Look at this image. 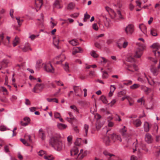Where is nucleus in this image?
Returning a JSON list of instances; mask_svg holds the SVG:
<instances>
[{
  "label": "nucleus",
  "instance_id": "nucleus-1",
  "mask_svg": "<svg viewBox=\"0 0 160 160\" xmlns=\"http://www.w3.org/2000/svg\"><path fill=\"white\" fill-rule=\"evenodd\" d=\"M58 137L57 135H53L51 137L49 142L55 149L60 151L62 148L63 144L62 142L59 140Z\"/></svg>",
  "mask_w": 160,
  "mask_h": 160
},
{
  "label": "nucleus",
  "instance_id": "nucleus-2",
  "mask_svg": "<svg viewBox=\"0 0 160 160\" xmlns=\"http://www.w3.org/2000/svg\"><path fill=\"white\" fill-rule=\"evenodd\" d=\"M97 111H90L91 112L94 114V118L97 120L95 124L96 128L99 130L104 124L106 119L101 118V116L98 113H95Z\"/></svg>",
  "mask_w": 160,
  "mask_h": 160
},
{
  "label": "nucleus",
  "instance_id": "nucleus-3",
  "mask_svg": "<svg viewBox=\"0 0 160 160\" xmlns=\"http://www.w3.org/2000/svg\"><path fill=\"white\" fill-rule=\"evenodd\" d=\"M138 47L137 48L135 53L134 55V57L136 58H139L141 57L143 53V51L145 48V46L143 44L139 43L138 44Z\"/></svg>",
  "mask_w": 160,
  "mask_h": 160
},
{
  "label": "nucleus",
  "instance_id": "nucleus-4",
  "mask_svg": "<svg viewBox=\"0 0 160 160\" xmlns=\"http://www.w3.org/2000/svg\"><path fill=\"white\" fill-rule=\"evenodd\" d=\"M44 87L43 84L37 83L35 85L32 91L35 93H38L42 91Z\"/></svg>",
  "mask_w": 160,
  "mask_h": 160
},
{
  "label": "nucleus",
  "instance_id": "nucleus-5",
  "mask_svg": "<svg viewBox=\"0 0 160 160\" xmlns=\"http://www.w3.org/2000/svg\"><path fill=\"white\" fill-rule=\"evenodd\" d=\"M44 68L45 70L48 72L53 73L54 72V69L50 63H48L45 64L44 67Z\"/></svg>",
  "mask_w": 160,
  "mask_h": 160
},
{
  "label": "nucleus",
  "instance_id": "nucleus-6",
  "mask_svg": "<svg viewBox=\"0 0 160 160\" xmlns=\"http://www.w3.org/2000/svg\"><path fill=\"white\" fill-rule=\"evenodd\" d=\"M134 26L132 24H129L125 28V31L127 34L131 35L134 30Z\"/></svg>",
  "mask_w": 160,
  "mask_h": 160
},
{
  "label": "nucleus",
  "instance_id": "nucleus-7",
  "mask_svg": "<svg viewBox=\"0 0 160 160\" xmlns=\"http://www.w3.org/2000/svg\"><path fill=\"white\" fill-rule=\"evenodd\" d=\"M23 120L25 122H23L22 121H20V124L22 126L26 127L30 124L31 119L29 117H25L23 118Z\"/></svg>",
  "mask_w": 160,
  "mask_h": 160
},
{
  "label": "nucleus",
  "instance_id": "nucleus-8",
  "mask_svg": "<svg viewBox=\"0 0 160 160\" xmlns=\"http://www.w3.org/2000/svg\"><path fill=\"white\" fill-rule=\"evenodd\" d=\"M111 136L112 140L114 142L118 141L120 142L122 141V139L119 135H117L115 133H113L111 134Z\"/></svg>",
  "mask_w": 160,
  "mask_h": 160
},
{
  "label": "nucleus",
  "instance_id": "nucleus-9",
  "mask_svg": "<svg viewBox=\"0 0 160 160\" xmlns=\"http://www.w3.org/2000/svg\"><path fill=\"white\" fill-rule=\"evenodd\" d=\"M145 141L148 143H151L153 140L152 136L148 133L145 135Z\"/></svg>",
  "mask_w": 160,
  "mask_h": 160
},
{
  "label": "nucleus",
  "instance_id": "nucleus-10",
  "mask_svg": "<svg viewBox=\"0 0 160 160\" xmlns=\"http://www.w3.org/2000/svg\"><path fill=\"white\" fill-rule=\"evenodd\" d=\"M151 124L147 122H145L144 124V131L146 132H148L149 131L151 127Z\"/></svg>",
  "mask_w": 160,
  "mask_h": 160
},
{
  "label": "nucleus",
  "instance_id": "nucleus-11",
  "mask_svg": "<svg viewBox=\"0 0 160 160\" xmlns=\"http://www.w3.org/2000/svg\"><path fill=\"white\" fill-rule=\"evenodd\" d=\"M83 52V50L80 47H77L74 48L73 49L72 54L75 55L78 53H81Z\"/></svg>",
  "mask_w": 160,
  "mask_h": 160
},
{
  "label": "nucleus",
  "instance_id": "nucleus-12",
  "mask_svg": "<svg viewBox=\"0 0 160 160\" xmlns=\"http://www.w3.org/2000/svg\"><path fill=\"white\" fill-rule=\"evenodd\" d=\"M103 141L107 146L110 145L111 143V141L109 137L108 136H105L103 138Z\"/></svg>",
  "mask_w": 160,
  "mask_h": 160
},
{
  "label": "nucleus",
  "instance_id": "nucleus-13",
  "mask_svg": "<svg viewBox=\"0 0 160 160\" xmlns=\"http://www.w3.org/2000/svg\"><path fill=\"white\" fill-rule=\"evenodd\" d=\"M78 150L76 147H74L71 150V156H76L78 155Z\"/></svg>",
  "mask_w": 160,
  "mask_h": 160
},
{
  "label": "nucleus",
  "instance_id": "nucleus-14",
  "mask_svg": "<svg viewBox=\"0 0 160 160\" xmlns=\"http://www.w3.org/2000/svg\"><path fill=\"white\" fill-rule=\"evenodd\" d=\"M78 150L76 147H74L71 150V156H76L78 155Z\"/></svg>",
  "mask_w": 160,
  "mask_h": 160
},
{
  "label": "nucleus",
  "instance_id": "nucleus-15",
  "mask_svg": "<svg viewBox=\"0 0 160 160\" xmlns=\"http://www.w3.org/2000/svg\"><path fill=\"white\" fill-rule=\"evenodd\" d=\"M89 128V126L87 124H85L84 125V127L83 128V132H85V133H83V135L84 136L86 137L87 136Z\"/></svg>",
  "mask_w": 160,
  "mask_h": 160
},
{
  "label": "nucleus",
  "instance_id": "nucleus-16",
  "mask_svg": "<svg viewBox=\"0 0 160 160\" xmlns=\"http://www.w3.org/2000/svg\"><path fill=\"white\" fill-rule=\"evenodd\" d=\"M35 2L37 8L39 9L43 4L42 0H35Z\"/></svg>",
  "mask_w": 160,
  "mask_h": 160
},
{
  "label": "nucleus",
  "instance_id": "nucleus-17",
  "mask_svg": "<svg viewBox=\"0 0 160 160\" xmlns=\"http://www.w3.org/2000/svg\"><path fill=\"white\" fill-rule=\"evenodd\" d=\"M150 70L151 72L153 73L154 75H157L158 74V70L153 65H151V66Z\"/></svg>",
  "mask_w": 160,
  "mask_h": 160
},
{
  "label": "nucleus",
  "instance_id": "nucleus-18",
  "mask_svg": "<svg viewBox=\"0 0 160 160\" xmlns=\"http://www.w3.org/2000/svg\"><path fill=\"white\" fill-rule=\"evenodd\" d=\"M127 130L125 126H123V128L120 129L119 132L122 134V135L125 137L126 135Z\"/></svg>",
  "mask_w": 160,
  "mask_h": 160
},
{
  "label": "nucleus",
  "instance_id": "nucleus-19",
  "mask_svg": "<svg viewBox=\"0 0 160 160\" xmlns=\"http://www.w3.org/2000/svg\"><path fill=\"white\" fill-rule=\"evenodd\" d=\"M21 49L22 51L24 52H26L28 51L29 49L30 50H32V49L30 47L29 45L28 44H25L23 48H22Z\"/></svg>",
  "mask_w": 160,
  "mask_h": 160
},
{
  "label": "nucleus",
  "instance_id": "nucleus-20",
  "mask_svg": "<svg viewBox=\"0 0 160 160\" xmlns=\"http://www.w3.org/2000/svg\"><path fill=\"white\" fill-rule=\"evenodd\" d=\"M125 38H120L117 42V46L120 49L121 48V45L123 42L124 41Z\"/></svg>",
  "mask_w": 160,
  "mask_h": 160
},
{
  "label": "nucleus",
  "instance_id": "nucleus-21",
  "mask_svg": "<svg viewBox=\"0 0 160 160\" xmlns=\"http://www.w3.org/2000/svg\"><path fill=\"white\" fill-rule=\"evenodd\" d=\"M139 28L140 29L141 31L145 34L146 32V29L147 28L146 26L143 24H141L139 26Z\"/></svg>",
  "mask_w": 160,
  "mask_h": 160
},
{
  "label": "nucleus",
  "instance_id": "nucleus-22",
  "mask_svg": "<svg viewBox=\"0 0 160 160\" xmlns=\"http://www.w3.org/2000/svg\"><path fill=\"white\" fill-rule=\"evenodd\" d=\"M53 44L56 48H58V45L59 42V39L55 37H53Z\"/></svg>",
  "mask_w": 160,
  "mask_h": 160
},
{
  "label": "nucleus",
  "instance_id": "nucleus-23",
  "mask_svg": "<svg viewBox=\"0 0 160 160\" xmlns=\"http://www.w3.org/2000/svg\"><path fill=\"white\" fill-rule=\"evenodd\" d=\"M141 89L143 90L147 94H148L150 92V91H151V89L150 88L143 86H142Z\"/></svg>",
  "mask_w": 160,
  "mask_h": 160
},
{
  "label": "nucleus",
  "instance_id": "nucleus-24",
  "mask_svg": "<svg viewBox=\"0 0 160 160\" xmlns=\"http://www.w3.org/2000/svg\"><path fill=\"white\" fill-rule=\"evenodd\" d=\"M58 128L61 130L65 129L67 127V125L66 124L58 123L57 125Z\"/></svg>",
  "mask_w": 160,
  "mask_h": 160
},
{
  "label": "nucleus",
  "instance_id": "nucleus-25",
  "mask_svg": "<svg viewBox=\"0 0 160 160\" xmlns=\"http://www.w3.org/2000/svg\"><path fill=\"white\" fill-rule=\"evenodd\" d=\"M10 62L9 61L8 59H4L2 61L0 62V64H2V66L4 64L5 65V68H6L8 66V64Z\"/></svg>",
  "mask_w": 160,
  "mask_h": 160
},
{
  "label": "nucleus",
  "instance_id": "nucleus-26",
  "mask_svg": "<svg viewBox=\"0 0 160 160\" xmlns=\"http://www.w3.org/2000/svg\"><path fill=\"white\" fill-rule=\"evenodd\" d=\"M142 123L141 120L139 119H137L133 122L134 124L136 127L140 126Z\"/></svg>",
  "mask_w": 160,
  "mask_h": 160
},
{
  "label": "nucleus",
  "instance_id": "nucleus-27",
  "mask_svg": "<svg viewBox=\"0 0 160 160\" xmlns=\"http://www.w3.org/2000/svg\"><path fill=\"white\" fill-rule=\"evenodd\" d=\"M19 42V38L17 37H16L13 40V45L14 47H15L16 46L17 44H18Z\"/></svg>",
  "mask_w": 160,
  "mask_h": 160
},
{
  "label": "nucleus",
  "instance_id": "nucleus-28",
  "mask_svg": "<svg viewBox=\"0 0 160 160\" xmlns=\"http://www.w3.org/2000/svg\"><path fill=\"white\" fill-rule=\"evenodd\" d=\"M69 43L73 46H76L79 44V43L76 40L73 39L69 41Z\"/></svg>",
  "mask_w": 160,
  "mask_h": 160
},
{
  "label": "nucleus",
  "instance_id": "nucleus-29",
  "mask_svg": "<svg viewBox=\"0 0 160 160\" xmlns=\"http://www.w3.org/2000/svg\"><path fill=\"white\" fill-rule=\"evenodd\" d=\"M126 90H123L122 91H121L118 92V96L119 97H121L126 94Z\"/></svg>",
  "mask_w": 160,
  "mask_h": 160
},
{
  "label": "nucleus",
  "instance_id": "nucleus-30",
  "mask_svg": "<svg viewBox=\"0 0 160 160\" xmlns=\"http://www.w3.org/2000/svg\"><path fill=\"white\" fill-rule=\"evenodd\" d=\"M133 147H135V148H133V152H135L137 150V149H138V147L139 146V144L137 142V140H136V142H134L133 143Z\"/></svg>",
  "mask_w": 160,
  "mask_h": 160
},
{
  "label": "nucleus",
  "instance_id": "nucleus-31",
  "mask_svg": "<svg viewBox=\"0 0 160 160\" xmlns=\"http://www.w3.org/2000/svg\"><path fill=\"white\" fill-rule=\"evenodd\" d=\"M154 48L156 49H159L160 48V46L159 43H154L151 46Z\"/></svg>",
  "mask_w": 160,
  "mask_h": 160
},
{
  "label": "nucleus",
  "instance_id": "nucleus-32",
  "mask_svg": "<svg viewBox=\"0 0 160 160\" xmlns=\"http://www.w3.org/2000/svg\"><path fill=\"white\" fill-rule=\"evenodd\" d=\"M64 70L67 72H69V66L68 63L66 62L64 66L63 67Z\"/></svg>",
  "mask_w": 160,
  "mask_h": 160
},
{
  "label": "nucleus",
  "instance_id": "nucleus-33",
  "mask_svg": "<svg viewBox=\"0 0 160 160\" xmlns=\"http://www.w3.org/2000/svg\"><path fill=\"white\" fill-rule=\"evenodd\" d=\"M47 100L48 102H55L57 103H58V100L56 98H47Z\"/></svg>",
  "mask_w": 160,
  "mask_h": 160
},
{
  "label": "nucleus",
  "instance_id": "nucleus-34",
  "mask_svg": "<svg viewBox=\"0 0 160 160\" xmlns=\"http://www.w3.org/2000/svg\"><path fill=\"white\" fill-rule=\"evenodd\" d=\"M74 7V4L73 2L69 3L67 7L68 9L71 10L73 9Z\"/></svg>",
  "mask_w": 160,
  "mask_h": 160
},
{
  "label": "nucleus",
  "instance_id": "nucleus-35",
  "mask_svg": "<svg viewBox=\"0 0 160 160\" xmlns=\"http://www.w3.org/2000/svg\"><path fill=\"white\" fill-rule=\"evenodd\" d=\"M44 158L45 159L48 160H53L54 158V157L52 155H48V156H44Z\"/></svg>",
  "mask_w": 160,
  "mask_h": 160
},
{
  "label": "nucleus",
  "instance_id": "nucleus-36",
  "mask_svg": "<svg viewBox=\"0 0 160 160\" xmlns=\"http://www.w3.org/2000/svg\"><path fill=\"white\" fill-rule=\"evenodd\" d=\"M100 99L104 103H107L108 102L106 97L103 95L101 96Z\"/></svg>",
  "mask_w": 160,
  "mask_h": 160
},
{
  "label": "nucleus",
  "instance_id": "nucleus-37",
  "mask_svg": "<svg viewBox=\"0 0 160 160\" xmlns=\"http://www.w3.org/2000/svg\"><path fill=\"white\" fill-rule=\"evenodd\" d=\"M137 102L138 103H140L141 105L144 104V97H143L141 98L138 99Z\"/></svg>",
  "mask_w": 160,
  "mask_h": 160
},
{
  "label": "nucleus",
  "instance_id": "nucleus-38",
  "mask_svg": "<svg viewBox=\"0 0 160 160\" xmlns=\"http://www.w3.org/2000/svg\"><path fill=\"white\" fill-rule=\"evenodd\" d=\"M25 136L26 139H27V140L29 143L32 142V140L31 139V136L30 135H26Z\"/></svg>",
  "mask_w": 160,
  "mask_h": 160
},
{
  "label": "nucleus",
  "instance_id": "nucleus-39",
  "mask_svg": "<svg viewBox=\"0 0 160 160\" xmlns=\"http://www.w3.org/2000/svg\"><path fill=\"white\" fill-rule=\"evenodd\" d=\"M128 45V42L125 39L121 45V48H126Z\"/></svg>",
  "mask_w": 160,
  "mask_h": 160
},
{
  "label": "nucleus",
  "instance_id": "nucleus-40",
  "mask_svg": "<svg viewBox=\"0 0 160 160\" xmlns=\"http://www.w3.org/2000/svg\"><path fill=\"white\" fill-rule=\"evenodd\" d=\"M7 130H9V129L5 125H1L0 126V131H1L3 132Z\"/></svg>",
  "mask_w": 160,
  "mask_h": 160
},
{
  "label": "nucleus",
  "instance_id": "nucleus-41",
  "mask_svg": "<svg viewBox=\"0 0 160 160\" xmlns=\"http://www.w3.org/2000/svg\"><path fill=\"white\" fill-rule=\"evenodd\" d=\"M91 55L94 58H97L98 57V55L97 54L94 50H92L91 52Z\"/></svg>",
  "mask_w": 160,
  "mask_h": 160
},
{
  "label": "nucleus",
  "instance_id": "nucleus-42",
  "mask_svg": "<svg viewBox=\"0 0 160 160\" xmlns=\"http://www.w3.org/2000/svg\"><path fill=\"white\" fill-rule=\"evenodd\" d=\"M38 155L40 156L43 157L44 158V156L46 155L45 152L42 150H41L38 152Z\"/></svg>",
  "mask_w": 160,
  "mask_h": 160
},
{
  "label": "nucleus",
  "instance_id": "nucleus-43",
  "mask_svg": "<svg viewBox=\"0 0 160 160\" xmlns=\"http://www.w3.org/2000/svg\"><path fill=\"white\" fill-rule=\"evenodd\" d=\"M90 17V16L88 14L87 12L84 14V18L83 19V21L84 22L87 21V20L89 19Z\"/></svg>",
  "mask_w": 160,
  "mask_h": 160
},
{
  "label": "nucleus",
  "instance_id": "nucleus-44",
  "mask_svg": "<svg viewBox=\"0 0 160 160\" xmlns=\"http://www.w3.org/2000/svg\"><path fill=\"white\" fill-rule=\"evenodd\" d=\"M20 141L25 145L29 146L30 145L29 143L27 141H26L25 139H20Z\"/></svg>",
  "mask_w": 160,
  "mask_h": 160
},
{
  "label": "nucleus",
  "instance_id": "nucleus-45",
  "mask_svg": "<svg viewBox=\"0 0 160 160\" xmlns=\"http://www.w3.org/2000/svg\"><path fill=\"white\" fill-rule=\"evenodd\" d=\"M61 57L62 58H63V59L59 61H57L56 62V64H61L62 62L66 58V57L64 55H62L61 56Z\"/></svg>",
  "mask_w": 160,
  "mask_h": 160
},
{
  "label": "nucleus",
  "instance_id": "nucleus-46",
  "mask_svg": "<svg viewBox=\"0 0 160 160\" xmlns=\"http://www.w3.org/2000/svg\"><path fill=\"white\" fill-rule=\"evenodd\" d=\"M140 85L139 84H134L132 85L130 87V88L132 89H135L138 88L139 87Z\"/></svg>",
  "mask_w": 160,
  "mask_h": 160
},
{
  "label": "nucleus",
  "instance_id": "nucleus-47",
  "mask_svg": "<svg viewBox=\"0 0 160 160\" xmlns=\"http://www.w3.org/2000/svg\"><path fill=\"white\" fill-rule=\"evenodd\" d=\"M103 73L102 75V78L103 79H106L108 78V73L106 71L103 72Z\"/></svg>",
  "mask_w": 160,
  "mask_h": 160
},
{
  "label": "nucleus",
  "instance_id": "nucleus-48",
  "mask_svg": "<svg viewBox=\"0 0 160 160\" xmlns=\"http://www.w3.org/2000/svg\"><path fill=\"white\" fill-rule=\"evenodd\" d=\"M81 139L80 138H77L75 142V144L76 145L79 146L81 143Z\"/></svg>",
  "mask_w": 160,
  "mask_h": 160
},
{
  "label": "nucleus",
  "instance_id": "nucleus-49",
  "mask_svg": "<svg viewBox=\"0 0 160 160\" xmlns=\"http://www.w3.org/2000/svg\"><path fill=\"white\" fill-rule=\"evenodd\" d=\"M39 136L42 140H44L45 138V135L43 132H40Z\"/></svg>",
  "mask_w": 160,
  "mask_h": 160
},
{
  "label": "nucleus",
  "instance_id": "nucleus-50",
  "mask_svg": "<svg viewBox=\"0 0 160 160\" xmlns=\"http://www.w3.org/2000/svg\"><path fill=\"white\" fill-rule=\"evenodd\" d=\"M72 136L70 135L68 136L67 138V140L68 143H71L72 140Z\"/></svg>",
  "mask_w": 160,
  "mask_h": 160
},
{
  "label": "nucleus",
  "instance_id": "nucleus-51",
  "mask_svg": "<svg viewBox=\"0 0 160 160\" xmlns=\"http://www.w3.org/2000/svg\"><path fill=\"white\" fill-rule=\"evenodd\" d=\"M117 13L118 15H119V18L121 19H124V18L122 17L121 11L119 10H117Z\"/></svg>",
  "mask_w": 160,
  "mask_h": 160
},
{
  "label": "nucleus",
  "instance_id": "nucleus-52",
  "mask_svg": "<svg viewBox=\"0 0 160 160\" xmlns=\"http://www.w3.org/2000/svg\"><path fill=\"white\" fill-rule=\"evenodd\" d=\"M151 34L154 36H156L157 35L156 31L154 30H152L151 31Z\"/></svg>",
  "mask_w": 160,
  "mask_h": 160
},
{
  "label": "nucleus",
  "instance_id": "nucleus-53",
  "mask_svg": "<svg viewBox=\"0 0 160 160\" xmlns=\"http://www.w3.org/2000/svg\"><path fill=\"white\" fill-rule=\"evenodd\" d=\"M41 63V61L40 60H38L37 62V63L36 64V68H39L41 67L40 65Z\"/></svg>",
  "mask_w": 160,
  "mask_h": 160
},
{
  "label": "nucleus",
  "instance_id": "nucleus-54",
  "mask_svg": "<svg viewBox=\"0 0 160 160\" xmlns=\"http://www.w3.org/2000/svg\"><path fill=\"white\" fill-rule=\"evenodd\" d=\"M158 127L157 124H155L153 126V130L155 132H157L158 131Z\"/></svg>",
  "mask_w": 160,
  "mask_h": 160
},
{
  "label": "nucleus",
  "instance_id": "nucleus-55",
  "mask_svg": "<svg viewBox=\"0 0 160 160\" xmlns=\"http://www.w3.org/2000/svg\"><path fill=\"white\" fill-rule=\"evenodd\" d=\"M92 28L95 30L97 31L98 30L97 25L96 23H94L92 25Z\"/></svg>",
  "mask_w": 160,
  "mask_h": 160
},
{
  "label": "nucleus",
  "instance_id": "nucleus-56",
  "mask_svg": "<svg viewBox=\"0 0 160 160\" xmlns=\"http://www.w3.org/2000/svg\"><path fill=\"white\" fill-rule=\"evenodd\" d=\"M60 115L59 113L55 112L54 114V117L56 118H59L60 117Z\"/></svg>",
  "mask_w": 160,
  "mask_h": 160
},
{
  "label": "nucleus",
  "instance_id": "nucleus-57",
  "mask_svg": "<svg viewBox=\"0 0 160 160\" xmlns=\"http://www.w3.org/2000/svg\"><path fill=\"white\" fill-rule=\"evenodd\" d=\"M95 46L97 48H101V46L100 44L99 43L96 42L94 44Z\"/></svg>",
  "mask_w": 160,
  "mask_h": 160
},
{
  "label": "nucleus",
  "instance_id": "nucleus-58",
  "mask_svg": "<svg viewBox=\"0 0 160 160\" xmlns=\"http://www.w3.org/2000/svg\"><path fill=\"white\" fill-rule=\"evenodd\" d=\"M110 89V91H111L112 92H114L116 89V88L115 87V86L114 85H111Z\"/></svg>",
  "mask_w": 160,
  "mask_h": 160
},
{
  "label": "nucleus",
  "instance_id": "nucleus-59",
  "mask_svg": "<svg viewBox=\"0 0 160 160\" xmlns=\"http://www.w3.org/2000/svg\"><path fill=\"white\" fill-rule=\"evenodd\" d=\"M55 82L56 83H57V85L58 86L61 85V86H63V83L61 82L60 81H57L56 80L55 81Z\"/></svg>",
  "mask_w": 160,
  "mask_h": 160
},
{
  "label": "nucleus",
  "instance_id": "nucleus-60",
  "mask_svg": "<svg viewBox=\"0 0 160 160\" xmlns=\"http://www.w3.org/2000/svg\"><path fill=\"white\" fill-rule=\"evenodd\" d=\"M59 2L58 0H56L53 3V7H55L58 5L59 6Z\"/></svg>",
  "mask_w": 160,
  "mask_h": 160
},
{
  "label": "nucleus",
  "instance_id": "nucleus-61",
  "mask_svg": "<svg viewBox=\"0 0 160 160\" xmlns=\"http://www.w3.org/2000/svg\"><path fill=\"white\" fill-rule=\"evenodd\" d=\"M136 3L137 4V6H138L139 7H141V2L138 0L136 1Z\"/></svg>",
  "mask_w": 160,
  "mask_h": 160
},
{
  "label": "nucleus",
  "instance_id": "nucleus-62",
  "mask_svg": "<svg viewBox=\"0 0 160 160\" xmlns=\"http://www.w3.org/2000/svg\"><path fill=\"white\" fill-rule=\"evenodd\" d=\"M25 104L26 105H30L31 104L30 102L29 101V100L27 98H26L25 99Z\"/></svg>",
  "mask_w": 160,
  "mask_h": 160
},
{
  "label": "nucleus",
  "instance_id": "nucleus-63",
  "mask_svg": "<svg viewBox=\"0 0 160 160\" xmlns=\"http://www.w3.org/2000/svg\"><path fill=\"white\" fill-rule=\"evenodd\" d=\"M79 15V13H75L74 14H72L71 15V16L73 18H77V17H78V16Z\"/></svg>",
  "mask_w": 160,
  "mask_h": 160
},
{
  "label": "nucleus",
  "instance_id": "nucleus-64",
  "mask_svg": "<svg viewBox=\"0 0 160 160\" xmlns=\"http://www.w3.org/2000/svg\"><path fill=\"white\" fill-rule=\"evenodd\" d=\"M18 158L20 160H22L23 159V157L21 155L20 152H18Z\"/></svg>",
  "mask_w": 160,
  "mask_h": 160
}]
</instances>
